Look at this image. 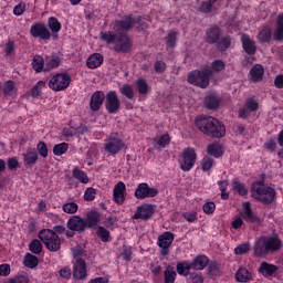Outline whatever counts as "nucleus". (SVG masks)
<instances>
[{
    "mask_svg": "<svg viewBox=\"0 0 283 283\" xmlns=\"http://www.w3.org/2000/svg\"><path fill=\"white\" fill-rule=\"evenodd\" d=\"M134 23H140V17L135 20L132 19V17H126L124 20L115 21V25L122 30H132V28H134Z\"/></svg>",
    "mask_w": 283,
    "mask_h": 283,
    "instance_id": "c756f323",
    "label": "nucleus"
},
{
    "mask_svg": "<svg viewBox=\"0 0 283 283\" xmlns=\"http://www.w3.org/2000/svg\"><path fill=\"white\" fill-rule=\"evenodd\" d=\"M67 149H70V145H67V143L56 144L53 147V154L54 156H63V154L67 153Z\"/></svg>",
    "mask_w": 283,
    "mask_h": 283,
    "instance_id": "a18cd8bd",
    "label": "nucleus"
},
{
    "mask_svg": "<svg viewBox=\"0 0 283 283\" xmlns=\"http://www.w3.org/2000/svg\"><path fill=\"white\" fill-rule=\"evenodd\" d=\"M251 196L262 205H271L275 200V189L264 185V181H255L251 186Z\"/></svg>",
    "mask_w": 283,
    "mask_h": 283,
    "instance_id": "20e7f679",
    "label": "nucleus"
},
{
    "mask_svg": "<svg viewBox=\"0 0 283 283\" xmlns=\"http://www.w3.org/2000/svg\"><path fill=\"white\" fill-rule=\"evenodd\" d=\"M264 76V66L261 64H255L250 70V81L252 83H260L262 81V77Z\"/></svg>",
    "mask_w": 283,
    "mask_h": 283,
    "instance_id": "b1692460",
    "label": "nucleus"
},
{
    "mask_svg": "<svg viewBox=\"0 0 283 283\" xmlns=\"http://www.w3.org/2000/svg\"><path fill=\"white\" fill-rule=\"evenodd\" d=\"M136 90L139 92L142 95H147L149 94V84L147 83V80L145 78H138L135 82Z\"/></svg>",
    "mask_w": 283,
    "mask_h": 283,
    "instance_id": "4c0bfd02",
    "label": "nucleus"
},
{
    "mask_svg": "<svg viewBox=\"0 0 283 283\" xmlns=\"http://www.w3.org/2000/svg\"><path fill=\"white\" fill-rule=\"evenodd\" d=\"M154 70L157 72V74H163V72L167 70V64L163 61H157L155 62Z\"/></svg>",
    "mask_w": 283,
    "mask_h": 283,
    "instance_id": "69168bd1",
    "label": "nucleus"
},
{
    "mask_svg": "<svg viewBox=\"0 0 283 283\" xmlns=\"http://www.w3.org/2000/svg\"><path fill=\"white\" fill-rule=\"evenodd\" d=\"M274 41H283V13L276 19V29L273 33Z\"/></svg>",
    "mask_w": 283,
    "mask_h": 283,
    "instance_id": "72a5a7b5",
    "label": "nucleus"
},
{
    "mask_svg": "<svg viewBox=\"0 0 283 283\" xmlns=\"http://www.w3.org/2000/svg\"><path fill=\"white\" fill-rule=\"evenodd\" d=\"M203 105L206 109H218L220 107V96L213 92L207 93Z\"/></svg>",
    "mask_w": 283,
    "mask_h": 283,
    "instance_id": "412c9836",
    "label": "nucleus"
},
{
    "mask_svg": "<svg viewBox=\"0 0 283 283\" xmlns=\"http://www.w3.org/2000/svg\"><path fill=\"white\" fill-rule=\"evenodd\" d=\"M271 36H273L271 29L264 27L258 34V41L259 43H269V41H271Z\"/></svg>",
    "mask_w": 283,
    "mask_h": 283,
    "instance_id": "58836bf2",
    "label": "nucleus"
},
{
    "mask_svg": "<svg viewBox=\"0 0 283 283\" xmlns=\"http://www.w3.org/2000/svg\"><path fill=\"white\" fill-rule=\"evenodd\" d=\"M99 36L101 40L107 43L108 45H111L112 43H116V39L118 38L116 33L112 32H101Z\"/></svg>",
    "mask_w": 283,
    "mask_h": 283,
    "instance_id": "c03bdc74",
    "label": "nucleus"
},
{
    "mask_svg": "<svg viewBox=\"0 0 283 283\" xmlns=\"http://www.w3.org/2000/svg\"><path fill=\"white\" fill-rule=\"evenodd\" d=\"M211 76H213V69L207 65L201 67L200 70L190 71L187 76V82L190 85H195V87L207 90V87H209Z\"/></svg>",
    "mask_w": 283,
    "mask_h": 283,
    "instance_id": "7ed1b4c3",
    "label": "nucleus"
},
{
    "mask_svg": "<svg viewBox=\"0 0 283 283\" xmlns=\"http://www.w3.org/2000/svg\"><path fill=\"white\" fill-rule=\"evenodd\" d=\"M46 67L44 69V72H50V70H54L61 65V57L59 55H50L45 57Z\"/></svg>",
    "mask_w": 283,
    "mask_h": 283,
    "instance_id": "7c9ffc66",
    "label": "nucleus"
},
{
    "mask_svg": "<svg viewBox=\"0 0 283 283\" xmlns=\"http://www.w3.org/2000/svg\"><path fill=\"white\" fill-rule=\"evenodd\" d=\"M178 41V32L176 31H170L166 35V45L168 48H174L176 45V42Z\"/></svg>",
    "mask_w": 283,
    "mask_h": 283,
    "instance_id": "49530a36",
    "label": "nucleus"
},
{
    "mask_svg": "<svg viewBox=\"0 0 283 283\" xmlns=\"http://www.w3.org/2000/svg\"><path fill=\"white\" fill-rule=\"evenodd\" d=\"M23 165L25 167H34V164L39 161V153L34 148H28L24 154H22Z\"/></svg>",
    "mask_w": 283,
    "mask_h": 283,
    "instance_id": "aec40b11",
    "label": "nucleus"
},
{
    "mask_svg": "<svg viewBox=\"0 0 283 283\" xmlns=\"http://www.w3.org/2000/svg\"><path fill=\"white\" fill-rule=\"evenodd\" d=\"M123 149H125V142L120 138V135L118 133H112L105 140L104 150L106 154H111V156H116Z\"/></svg>",
    "mask_w": 283,
    "mask_h": 283,
    "instance_id": "423d86ee",
    "label": "nucleus"
},
{
    "mask_svg": "<svg viewBox=\"0 0 283 283\" xmlns=\"http://www.w3.org/2000/svg\"><path fill=\"white\" fill-rule=\"evenodd\" d=\"M36 151L39 154V156H41V158H48V145L44 144V142H40L36 145Z\"/></svg>",
    "mask_w": 283,
    "mask_h": 283,
    "instance_id": "6e6d98bb",
    "label": "nucleus"
},
{
    "mask_svg": "<svg viewBox=\"0 0 283 283\" xmlns=\"http://www.w3.org/2000/svg\"><path fill=\"white\" fill-rule=\"evenodd\" d=\"M253 249L256 258H265V255H269V247L266 245L265 237H261L256 240Z\"/></svg>",
    "mask_w": 283,
    "mask_h": 283,
    "instance_id": "6ab92c4d",
    "label": "nucleus"
},
{
    "mask_svg": "<svg viewBox=\"0 0 283 283\" xmlns=\"http://www.w3.org/2000/svg\"><path fill=\"white\" fill-rule=\"evenodd\" d=\"M222 36V30L218 25H211L206 30L205 41L209 45H216L219 52H227L231 48V36Z\"/></svg>",
    "mask_w": 283,
    "mask_h": 283,
    "instance_id": "f03ea898",
    "label": "nucleus"
},
{
    "mask_svg": "<svg viewBox=\"0 0 283 283\" xmlns=\"http://www.w3.org/2000/svg\"><path fill=\"white\" fill-rule=\"evenodd\" d=\"M119 92L123 96L128 98L129 101H134V87L129 84H124L120 88Z\"/></svg>",
    "mask_w": 283,
    "mask_h": 283,
    "instance_id": "37998d69",
    "label": "nucleus"
},
{
    "mask_svg": "<svg viewBox=\"0 0 283 283\" xmlns=\"http://www.w3.org/2000/svg\"><path fill=\"white\" fill-rule=\"evenodd\" d=\"M73 277L74 280H85L87 277V263H85V260H76L73 265Z\"/></svg>",
    "mask_w": 283,
    "mask_h": 283,
    "instance_id": "dca6fc26",
    "label": "nucleus"
},
{
    "mask_svg": "<svg viewBox=\"0 0 283 283\" xmlns=\"http://www.w3.org/2000/svg\"><path fill=\"white\" fill-rule=\"evenodd\" d=\"M113 196L117 205L125 202V184L123 181L116 184Z\"/></svg>",
    "mask_w": 283,
    "mask_h": 283,
    "instance_id": "5701e85b",
    "label": "nucleus"
},
{
    "mask_svg": "<svg viewBox=\"0 0 283 283\" xmlns=\"http://www.w3.org/2000/svg\"><path fill=\"white\" fill-rule=\"evenodd\" d=\"M250 250H251V243H242L234 249V253L237 255H244V253H247Z\"/></svg>",
    "mask_w": 283,
    "mask_h": 283,
    "instance_id": "4d7b16f0",
    "label": "nucleus"
},
{
    "mask_svg": "<svg viewBox=\"0 0 283 283\" xmlns=\"http://www.w3.org/2000/svg\"><path fill=\"white\" fill-rule=\"evenodd\" d=\"M243 207V220H245V222L260 223V217L253 212L251 203L244 202Z\"/></svg>",
    "mask_w": 283,
    "mask_h": 283,
    "instance_id": "4be33fe9",
    "label": "nucleus"
},
{
    "mask_svg": "<svg viewBox=\"0 0 283 283\" xmlns=\"http://www.w3.org/2000/svg\"><path fill=\"white\" fill-rule=\"evenodd\" d=\"M66 228L69 231H76L77 233H85V219L81 218V216H72L67 222Z\"/></svg>",
    "mask_w": 283,
    "mask_h": 283,
    "instance_id": "ddd939ff",
    "label": "nucleus"
},
{
    "mask_svg": "<svg viewBox=\"0 0 283 283\" xmlns=\"http://www.w3.org/2000/svg\"><path fill=\"white\" fill-rule=\"evenodd\" d=\"M242 41V45L244 51L247 52V54H250V56H253V54H255V41L251 40V38H249V35L244 34L241 38Z\"/></svg>",
    "mask_w": 283,
    "mask_h": 283,
    "instance_id": "c85d7f7f",
    "label": "nucleus"
},
{
    "mask_svg": "<svg viewBox=\"0 0 283 283\" xmlns=\"http://www.w3.org/2000/svg\"><path fill=\"white\" fill-rule=\"evenodd\" d=\"M212 74L214 72H222L226 67L224 62L222 60H214L211 64Z\"/></svg>",
    "mask_w": 283,
    "mask_h": 283,
    "instance_id": "13d9d810",
    "label": "nucleus"
},
{
    "mask_svg": "<svg viewBox=\"0 0 283 283\" xmlns=\"http://www.w3.org/2000/svg\"><path fill=\"white\" fill-rule=\"evenodd\" d=\"M10 280L12 283H30V279L23 273L18 274L14 277H11Z\"/></svg>",
    "mask_w": 283,
    "mask_h": 283,
    "instance_id": "680f3d73",
    "label": "nucleus"
},
{
    "mask_svg": "<svg viewBox=\"0 0 283 283\" xmlns=\"http://www.w3.org/2000/svg\"><path fill=\"white\" fill-rule=\"evenodd\" d=\"M43 85H45V83L40 81L31 88L32 98H38V96H41V87H43Z\"/></svg>",
    "mask_w": 283,
    "mask_h": 283,
    "instance_id": "bf43d9fd",
    "label": "nucleus"
},
{
    "mask_svg": "<svg viewBox=\"0 0 283 283\" xmlns=\"http://www.w3.org/2000/svg\"><path fill=\"white\" fill-rule=\"evenodd\" d=\"M207 264H209V259L206 255H199L190 263V266L195 271H202Z\"/></svg>",
    "mask_w": 283,
    "mask_h": 283,
    "instance_id": "2f4dec72",
    "label": "nucleus"
},
{
    "mask_svg": "<svg viewBox=\"0 0 283 283\" xmlns=\"http://www.w3.org/2000/svg\"><path fill=\"white\" fill-rule=\"evenodd\" d=\"M233 189L239 192V196H247L249 193L247 186L240 181H233Z\"/></svg>",
    "mask_w": 283,
    "mask_h": 283,
    "instance_id": "603ef678",
    "label": "nucleus"
},
{
    "mask_svg": "<svg viewBox=\"0 0 283 283\" xmlns=\"http://www.w3.org/2000/svg\"><path fill=\"white\" fill-rule=\"evenodd\" d=\"M195 126L199 132L210 136V138H224L227 128L220 120L212 116L199 115L196 117Z\"/></svg>",
    "mask_w": 283,
    "mask_h": 283,
    "instance_id": "f257e3e1",
    "label": "nucleus"
},
{
    "mask_svg": "<svg viewBox=\"0 0 283 283\" xmlns=\"http://www.w3.org/2000/svg\"><path fill=\"white\" fill-rule=\"evenodd\" d=\"M105 101V92L103 91H96L95 93H93V95L91 96L90 99V108L93 112H98V109H101V107H103V103Z\"/></svg>",
    "mask_w": 283,
    "mask_h": 283,
    "instance_id": "a211bd4d",
    "label": "nucleus"
},
{
    "mask_svg": "<svg viewBox=\"0 0 283 283\" xmlns=\"http://www.w3.org/2000/svg\"><path fill=\"white\" fill-rule=\"evenodd\" d=\"M277 271V266L268 262H262L259 266V273L263 277H273V274Z\"/></svg>",
    "mask_w": 283,
    "mask_h": 283,
    "instance_id": "bb28decb",
    "label": "nucleus"
},
{
    "mask_svg": "<svg viewBox=\"0 0 283 283\" xmlns=\"http://www.w3.org/2000/svg\"><path fill=\"white\" fill-rule=\"evenodd\" d=\"M64 213L74 214L78 211V205L76 202H67L62 207Z\"/></svg>",
    "mask_w": 283,
    "mask_h": 283,
    "instance_id": "09e8293b",
    "label": "nucleus"
},
{
    "mask_svg": "<svg viewBox=\"0 0 283 283\" xmlns=\"http://www.w3.org/2000/svg\"><path fill=\"white\" fill-rule=\"evenodd\" d=\"M260 109V104L254 98L250 97L245 101L243 108L239 111L240 118H249V114L258 112Z\"/></svg>",
    "mask_w": 283,
    "mask_h": 283,
    "instance_id": "f3484780",
    "label": "nucleus"
},
{
    "mask_svg": "<svg viewBox=\"0 0 283 283\" xmlns=\"http://www.w3.org/2000/svg\"><path fill=\"white\" fill-rule=\"evenodd\" d=\"M170 140H171V138H169V135H164L158 139L155 147L157 149H165V147H167V145H169Z\"/></svg>",
    "mask_w": 283,
    "mask_h": 283,
    "instance_id": "864d4df0",
    "label": "nucleus"
},
{
    "mask_svg": "<svg viewBox=\"0 0 283 283\" xmlns=\"http://www.w3.org/2000/svg\"><path fill=\"white\" fill-rule=\"evenodd\" d=\"M39 238L45 244L49 251L52 253H56V251L61 250V238H59L57 233L50 229H44L39 232Z\"/></svg>",
    "mask_w": 283,
    "mask_h": 283,
    "instance_id": "39448f33",
    "label": "nucleus"
},
{
    "mask_svg": "<svg viewBox=\"0 0 283 283\" xmlns=\"http://www.w3.org/2000/svg\"><path fill=\"white\" fill-rule=\"evenodd\" d=\"M1 90L3 92V96H17V85L12 80H8L7 82H4Z\"/></svg>",
    "mask_w": 283,
    "mask_h": 283,
    "instance_id": "473e14b6",
    "label": "nucleus"
},
{
    "mask_svg": "<svg viewBox=\"0 0 283 283\" xmlns=\"http://www.w3.org/2000/svg\"><path fill=\"white\" fill-rule=\"evenodd\" d=\"M235 280L237 282H249L251 281V272H249L247 269L244 268H240L237 272H235Z\"/></svg>",
    "mask_w": 283,
    "mask_h": 283,
    "instance_id": "e433bc0d",
    "label": "nucleus"
},
{
    "mask_svg": "<svg viewBox=\"0 0 283 283\" xmlns=\"http://www.w3.org/2000/svg\"><path fill=\"white\" fill-rule=\"evenodd\" d=\"M73 177L75 178V180L82 182V185H87V182H90L87 174L78 168L73 169Z\"/></svg>",
    "mask_w": 283,
    "mask_h": 283,
    "instance_id": "ea45409f",
    "label": "nucleus"
},
{
    "mask_svg": "<svg viewBox=\"0 0 283 283\" xmlns=\"http://www.w3.org/2000/svg\"><path fill=\"white\" fill-rule=\"evenodd\" d=\"M129 50H132V42H129V38L125 34L117 35L115 40L114 51L127 54Z\"/></svg>",
    "mask_w": 283,
    "mask_h": 283,
    "instance_id": "2eb2a0df",
    "label": "nucleus"
},
{
    "mask_svg": "<svg viewBox=\"0 0 283 283\" xmlns=\"http://www.w3.org/2000/svg\"><path fill=\"white\" fill-rule=\"evenodd\" d=\"M7 167L11 171H13V169H17L19 167V159L14 157L9 158L7 161Z\"/></svg>",
    "mask_w": 283,
    "mask_h": 283,
    "instance_id": "338daca9",
    "label": "nucleus"
},
{
    "mask_svg": "<svg viewBox=\"0 0 283 283\" xmlns=\"http://www.w3.org/2000/svg\"><path fill=\"white\" fill-rule=\"evenodd\" d=\"M154 216V206L144 203L138 206L135 214L133 216L134 220H149Z\"/></svg>",
    "mask_w": 283,
    "mask_h": 283,
    "instance_id": "4468645a",
    "label": "nucleus"
},
{
    "mask_svg": "<svg viewBox=\"0 0 283 283\" xmlns=\"http://www.w3.org/2000/svg\"><path fill=\"white\" fill-rule=\"evenodd\" d=\"M203 211L208 214L211 216L216 211V203L213 201H208L203 205Z\"/></svg>",
    "mask_w": 283,
    "mask_h": 283,
    "instance_id": "0e129e2a",
    "label": "nucleus"
},
{
    "mask_svg": "<svg viewBox=\"0 0 283 283\" xmlns=\"http://www.w3.org/2000/svg\"><path fill=\"white\" fill-rule=\"evenodd\" d=\"M23 264L28 269H36V266H39V258L32 253H27L24 255Z\"/></svg>",
    "mask_w": 283,
    "mask_h": 283,
    "instance_id": "f704fd0d",
    "label": "nucleus"
},
{
    "mask_svg": "<svg viewBox=\"0 0 283 283\" xmlns=\"http://www.w3.org/2000/svg\"><path fill=\"white\" fill-rule=\"evenodd\" d=\"M96 198V189L90 187L85 190L84 193V199L87 200L88 202H92Z\"/></svg>",
    "mask_w": 283,
    "mask_h": 283,
    "instance_id": "e2e57ef3",
    "label": "nucleus"
},
{
    "mask_svg": "<svg viewBox=\"0 0 283 283\" xmlns=\"http://www.w3.org/2000/svg\"><path fill=\"white\" fill-rule=\"evenodd\" d=\"M105 108L109 114H118L120 112V99L118 98V93L116 91H109L105 95Z\"/></svg>",
    "mask_w": 283,
    "mask_h": 283,
    "instance_id": "9d476101",
    "label": "nucleus"
},
{
    "mask_svg": "<svg viewBox=\"0 0 283 283\" xmlns=\"http://www.w3.org/2000/svg\"><path fill=\"white\" fill-rule=\"evenodd\" d=\"M174 234L169 231L164 232L157 239V247H159V254L161 258H167L169 255V249H171V244H174Z\"/></svg>",
    "mask_w": 283,
    "mask_h": 283,
    "instance_id": "1a4fd4ad",
    "label": "nucleus"
},
{
    "mask_svg": "<svg viewBox=\"0 0 283 283\" xmlns=\"http://www.w3.org/2000/svg\"><path fill=\"white\" fill-rule=\"evenodd\" d=\"M30 34L33 39H42V41H48L52 38L50 29L44 23H34L31 25Z\"/></svg>",
    "mask_w": 283,
    "mask_h": 283,
    "instance_id": "9b49d317",
    "label": "nucleus"
},
{
    "mask_svg": "<svg viewBox=\"0 0 283 283\" xmlns=\"http://www.w3.org/2000/svg\"><path fill=\"white\" fill-rule=\"evenodd\" d=\"M43 65H45V60H43V56L35 55L32 61L33 70H35V72H43Z\"/></svg>",
    "mask_w": 283,
    "mask_h": 283,
    "instance_id": "79ce46f5",
    "label": "nucleus"
},
{
    "mask_svg": "<svg viewBox=\"0 0 283 283\" xmlns=\"http://www.w3.org/2000/svg\"><path fill=\"white\" fill-rule=\"evenodd\" d=\"M71 81L72 77L70 76V74L57 73L49 81V87L54 92H63L64 90H67V87H70Z\"/></svg>",
    "mask_w": 283,
    "mask_h": 283,
    "instance_id": "0eeeda50",
    "label": "nucleus"
},
{
    "mask_svg": "<svg viewBox=\"0 0 283 283\" xmlns=\"http://www.w3.org/2000/svg\"><path fill=\"white\" fill-rule=\"evenodd\" d=\"M48 25L51 30V32H61V22H59V19L52 17V18H49V22H48Z\"/></svg>",
    "mask_w": 283,
    "mask_h": 283,
    "instance_id": "de8ad7c7",
    "label": "nucleus"
},
{
    "mask_svg": "<svg viewBox=\"0 0 283 283\" xmlns=\"http://www.w3.org/2000/svg\"><path fill=\"white\" fill-rule=\"evenodd\" d=\"M196 158L197 155L193 148L184 149L179 158L180 169L182 171H191V169H193V165H196Z\"/></svg>",
    "mask_w": 283,
    "mask_h": 283,
    "instance_id": "6e6552de",
    "label": "nucleus"
},
{
    "mask_svg": "<svg viewBox=\"0 0 283 283\" xmlns=\"http://www.w3.org/2000/svg\"><path fill=\"white\" fill-rule=\"evenodd\" d=\"M190 282L191 283H203L205 279H202V274L192 273V274H190Z\"/></svg>",
    "mask_w": 283,
    "mask_h": 283,
    "instance_id": "774afa93",
    "label": "nucleus"
},
{
    "mask_svg": "<svg viewBox=\"0 0 283 283\" xmlns=\"http://www.w3.org/2000/svg\"><path fill=\"white\" fill-rule=\"evenodd\" d=\"M101 222V214L96 211H91L86 214V218L84 219V224L86 229H92L96 227Z\"/></svg>",
    "mask_w": 283,
    "mask_h": 283,
    "instance_id": "393cba45",
    "label": "nucleus"
},
{
    "mask_svg": "<svg viewBox=\"0 0 283 283\" xmlns=\"http://www.w3.org/2000/svg\"><path fill=\"white\" fill-rule=\"evenodd\" d=\"M165 283H174L176 282V272L171 268H167L164 272Z\"/></svg>",
    "mask_w": 283,
    "mask_h": 283,
    "instance_id": "8fccbe9b",
    "label": "nucleus"
},
{
    "mask_svg": "<svg viewBox=\"0 0 283 283\" xmlns=\"http://www.w3.org/2000/svg\"><path fill=\"white\" fill-rule=\"evenodd\" d=\"M191 263L187 264V263H178L177 264V273L179 275H189V271H191Z\"/></svg>",
    "mask_w": 283,
    "mask_h": 283,
    "instance_id": "3c124183",
    "label": "nucleus"
},
{
    "mask_svg": "<svg viewBox=\"0 0 283 283\" xmlns=\"http://www.w3.org/2000/svg\"><path fill=\"white\" fill-rule=\"evenodd\" d=\"M207 151L210 156H213L214 158H221L222 154H224V151H222V146H220V144L208 145Z\"/></svg>",
    "mask_w": 283,
    "mask_h": 283,
    "instance_id": "c9c22d12",
    "label": "nucleus"
},
{
    "mask_svg": "<svg viewBox=\"0 0 283 283\" xmlns=\"http://www.w3.org/2000/svg\"><path fill=\"white\" fill-rule=\"evenodd\" d=\"M97 237L102 240V242H109V231L104 227H98Z\"/></svg>",
    "mask_w": 283,
    "mask_h": 283,
    "instance_id": "5fc2aeb1",
    "label": "nucleus"
},
{
    "mask_svg": "<svg viewBox=\"0 0 283 283\" xmlns=\"http://www.w3.org/2000/svg\"><path fill=\"white\" fill-rule=\"evenodd\" d=\"M103 65V55L101 53H94L86 60V66L88 70H96Z\"/></svg>",
    "mask_w": 283,
    "mask_h": 283,
    "instance_id": "cd10ccee",
    "label": "nucleus"
},
{
    "mask_svg": "<svg viewBox=\"0 0 283 283\" xmlns=\"http://www.w3.org/2000/svg\"><path fill=\"white\" fill-rule=\"evenodd\" d=\"M211 167H213V159L211 157H205L201 160L202 171H209V169H211Z\"/></svg>",
    "mask_w": 283,
    "mask_h": 283,
    "instance_id": "052dcab7",
    "label": "nucleus"
},
{
    "mask_svg": "<svg viewBox=\"0 0 283 283\" xmlns=\"http://www.w3.org/2000/svg\"><path fill=\"white\" fill-rule=\"evenodd\" d=\"M265 244L268 247V253H275V251H280L282 240L276 237H265Z\"/></svg>",
    "mask_w": 283,
    "mask_h": 283,
    "instance_id": "a878e982",
    "label": "nucleus"
},
{
    "mask_svg": "<svg viewBox=\"0 0 283 283\" xmlns=\"http://www.w3.org/2000/svg\"><path fill=\"white\" fill-rule=\"evenodd\" d=\"M156 196H158V189L151 188L145 182L139 184L135 190V198H137V200H145V198H156Z\"/></svg>",
    "mask_w": 283,
    "mask_h": 283,
    "instance_id": "f8f14e48",
    "label": "nucleus"
},
{
    "mask_svg": "<svg viewBox=\"0 0 283 283\" xmlns=\"http://www.w3.org/2000/svg\"><path fill=\"white\" fill-rule=\"evenodd\" d=\"M29 251H31V253H34L35 255H40V253L43 252V244L38 239H34L29 244Z\"/></svg>",
    "mask_w": 283,
    "mask_h": 283,
    "instance_id": "a19ab883",
    "label": "nucleus"
}]
</instances>
